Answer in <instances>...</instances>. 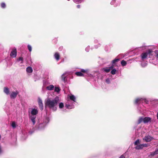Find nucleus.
I'll list each match as a JSON object with an SVG mask.
<instances>
[{"label": "nucleus", "mask_w": 158, "mask_h": 158, "mask_svg": "<svg viewBox=\"0 0 158 158\" xmlns=\"http://www.w3.org/2000/svg\"><path fill=\"white\" fill-rule=\"evenodd\" d=\"M59 102V99L58 97H56L52 99L48 98L45 102V107L55 111L57 110V105Z\"/></svg>", "instance_id": "obj_1"}, {"label": "nucleus", "mask_w": 158, "mask_h": 158, "mask_svg": "<svg viewBox=\"0 0 158 158\" xmlns=\"http://www.w3.org/2000/svg\"><path fill=\"white\" fill-rule=\"evenodd\" d=\"M151 118L149 117H145L143 118L140 117L138 120V123L139 124L140 123L143 122L144 123H148L151 122Z\"/></svg>", "instance_id": "obj_2"}, {"label": "nucleus", "mask_w": 158, "mask_h": 158, "mask_svg": "<svg viewBox=\"0 0 158 158\" xmlns=\"http://www.w3.org/2000/svg\"><path fill=\"white\" fill-rule=\"evenodd\" d=\"M38 113V110L37 109L30 108L29 111V116L36 117V114Z\"/></svg>", "instance_id": "obj_3"}, {"label": "nucleus", "mask_w": 158, "mask_h": 158, "mask_svg": "<svg viewBox=\"0 0 158 158\" xmlns=\"http://www.w3.org/2000/svg\"><path fill=\"white\" fill-rule=\"evenodd\" d=\"M151 52L148 51V52H144L141 54V57L142 60L147 59L148 57H149L150 55Z\"/></svg>", "instance_id": "obj_4"}, {"label": "nucleus", "mask_w": 158, "mask_h": 158, "mask_svg": "<svg viewBox=\"0 0 158 158\" xmlns=\"http://www.w3.org/2000/svg\"><path fill=\"white\" fill-rule=\"evenodd\" d=\"M49 121V119L48 118H46L44 120V122L42 123L39 124V129L41 130L44 128L46 126V124L48 123Z\"/></svg>", "instance_id": "obj_5"}, {"label": "nucleus", "mask_w": 158, "mask_h": 158, "mask_svg": "<svg viewBox=\"0 0 158 158\" xmlns=\"http://www.w3.org/2000/svg\"><path fill=\"white\" fill-rule=\"evenodd\" d=\"M10 55L13 58H15L16 57L17 55V50L16 48H14L12 49L10 52Z\"/></svg>", "instance_id": "obj_6"}, {"label": "nucleus", "mask_w": 158, "mask_h": 158, "mask_svg": "<svg viewBox=\"0 0 158 158\" xmlns=\"http://www.w3.org/2000/svg\"><path fill=\"white\" fill-rule=\"evenodd\" d=\"M68 101L70 102V100H71L74 103L76 102V98L75 96L72 94L69 95L68 96Z\"/></svg>", "instance_id": "obj_7"}, {"label": "nucleus", "mask_w": 158, "mask_h": 158, "mask_svg": "<svg viewBox=\"0 0 158 158\" xmlns=\"http://www.w3.org/2000/svg\"><path fill=\"white\" fill-rule=\"evenodd\" d=\"M18 94L19 92L17 91L12 92L10 95V98L13 99L15 98Z\"/></svg>", "instance_id": "obj_8"}, {"label": "nucleus", "mask_w": 158, "mask_h": 158, "mask_svg": "<svg viewBox=\"0 0 158 158\" xmlns=\"http://www.w3.org/2000/svg\"><path fill=\"white\" fill-rule=\"evenodd\" d=\"M114 68V65H112L110 67H106L103 68L102 70L104 72H105L106 73H109L110 70L111 69H112Z\"/></svg>", "instance_id": "obj_9"}, {"label": "nucleus", "mask_w": 158, "mask_h": 158, "mask_svg": "<svg viewBox=\"0 0 158 158\" xmlns=\"http://www.w3.org/2000/svg\"><path fill=\"white\" fill-rule=\"evenodd\" d=\"M153 139V138L149 135H147L143 139V140H145L146 142L151 141Z\"/></svg>", "instance_id": "obj_10"}, {"label": "nucleus", "mask_w": 158, "mask_h": 158, "mask_svg": "<svg viewBox=\"0 0 158 158\" xmlns=\"http://www.w3.org/2000/svg\"><path fill=\"white\" fill-rule=\"evenodd\" d=\"M143 101H144L145 102L146 101V100L144 98H138L136 99L135 103L136 104H139L143 102Z\"/></svg>", "instance_id": "obj_11"}, {"label": "nucleus", "mask_w": 158, "mask_h": 158, "mask_svg": "<svg viewBox=\"0 0 158 158\" xmlns=\"http://www.w3.org/2000/svg\"><path fill=\"white\" fill-rule=\"evenodd\" d=\"M38 104L39 105V107L40 110H43V105L42 101L41 99H39Z\"/></svg>", "instance_id": "obj_12"}, {"label": "nucleus", "mask_w": 158, "mask_h": 158, "mask_svg": "<svg viewBox=\"0 0 158 158\" xmlns=\"http://www.w3.org/2000/svg\"><path fill=\"white\" fill-rule=\"evenodd\" d=\"M81 71L84 73H86L88 76H89V70L88 69H82L81 70Z\"/></svg>", "instance_id": "obj_13"}, {"label": "nucleus", "mask_w": 158, "mask_h": 158, "mask_svg": "<svg viewBox=\"0 0 158 158\" xmlns=\"http://www.w3.org/2000/svg\"><path fill=\"white\" fill-rule=\"evenodd\" d=\"M30 118L33 123V124L34 125L35 123V119L36 118V117H31L29 116Z\"/></svg>", "instance_id": "obj_14"}, {"label": "nucleus", "mask_w": 158, "mask_h": 158, "mask_svg": "<svg viewBox=\"0 0 158 158\" xmlns=\"http://www.w3.org/2000/svg\"><path fill=\"white\" fill-rule=\"evenodd\" d=\"M143 144L137 145L135 147V148L137 150L142 149L143 148Z\"/></svg>", "instance_id": "obj_15"}, {"label": "nucleus", "mask_w": 158, "mask_h": 158, "mask_svg": "<svg viewBox=\"0 0 158 158\" xmlns=\"http://www.w3.org/2000/svg\"><path fill=\"white\" fill-rule=\"evenodd\" d=\"M47 89L49 90H52L53 89L54 86L53 85H51L46 87Z\"/></svg>", "instance_id": "obj_16"}, {"label": "nucleus", "mask_w": 158, "mask_h": 158, "mask_svg": "<svg viewBox=\"0 0 158 158\" xmlns=\"http://www.w3.org/2000/svg\"><path fill=\"white\" fill-rule=\"evenodd\" d=\"M26 71L27 73H30L33 71L31 67H28L26 69Z\"/></svg>", "instance_id": "obj_17"}, {"label": "nucleus", "mask_w": 158, "mask_h": 158, "mask_svg": "<svg viewBox=\"0 0 158 158\" xmlns=\"http://www.w3.org/2000/svg\"><path fill=\"white\" fill-rule=\"evenodd\" d=\"M74 105H70L69 104H66L65 107L67 108L71 109L74 108Z\"/></svg>", "instance_id": "obj_18"}, {"label": "nucleus", "mask_w": 158, "mask_h": 158, "mask_svg": "<svg viewBox=\"0 0 158 158\" xmlns=\"http://www.w3.org/2000/svg\"><path fill=\"white\" fill-rule=\"evenodd\" d=\"M55 58L57 60H59L60 59V55L58 52H56L54 55Z\"/></svg>", "instance_id": "obj_19"}, {"label": "nucleus", "mask_w": 158, "mask_h": 158, "mask_svg": "<svg viewBox=\"0 0 158 158\" xmlns=\"http://www.w3.org/2000/svg\"><path fill=\"white\" fill-rule=\"evenodd\" d=\"M4 92L7 95L9 94V89L7 87H5L4 89Z\"/></svg>", "instance_id": "obj_20"}, {"label": "nucleus", "mask_w": 158, "mask_h": 158, "mask_svg": "<svg viewBox=\"0 0 158 158\" xmlns=\"http://www.w3.org/2000/svg\"><path fill=\"white\" fill-rule=\"evenodd\" d=\"M66 74V73H64L61 76V79L64 82L66 81V76H65Z\"/></svg>", "instance_id": "obj_21"}, {"label": "nucleus", "mask_w": 158, "mask_h": 158, "mask_svg": "<svg viewBox=\"0 0 158 158\" xmlns=\"http://www.w3.org/2000/svg\"><path fill=\"white\" fill-rule=\"evenodd\" d=\"M112 69V70L110 72L111 73L112 75H114L116 73V72L117 71L115 69H113V68Z\"/></svg>", "instance_id": "obj_22"}, {"label": "nucleus", "mask_w": 158, "mask_h": 158, "mask_svg": "<svg viewBox=\"0 0 158 158\" xmlns=\"http://www.w3.org/2000/svg\"><path fill=\"white\" fill-rule=\"evenodd\" d=\"M76 75L78 76H83L84 74L81 72H77L75 73Z\"/></svg>", "instance_id": "obj_23"}, {"label": "nucleus", "mask_w": 158, "mask_h": 158, "mask_svg": "<svg viewBox=\"0 0 158 158\" xmlns=\"http://www.w3.org/2000/svg\"><path fill=\"white\" fill-rule=\"evenodd\" d=\"M60 88L58 87H55V91L57 92V93H58L60 91Z\"/></svg>", "instance_id": "obj_24"}, {"label": "nucleus", "mask_w": 158, "mask_h": 158, "mask_svg": "<svg viewBox=\"0 0 158 158\" xmlns=\"http://www.w3.org/2000/svg\"><path fill=\"white\" fill-rule=\"evenodd\" d=\"M84 0H73V2L76 3H81L84 1Z\"/></svg>", "instance_id": "obj_25"}, {"label": "nucleus", "mask_w": 158, "mask_h": 158, "mask_svg": "<svg viewBox=\"0 0 158 158\" xmlns=\"http://www.w3.org/2000/svg\"><path fill=\"white\" fill-rule=\"evenodd\" d=\"M11 125L13 128H15L16 127V124L15 122H13L12 123Z\"/></svg>", "instance_id": "obj_26"}, {"label": "nucleus", "mask_w": 158, "mask_h": 158, "mask_svg": "<svg viewBox=\"0 0 158 158\" xmlns=\"http://www.w3.org/2000/svg\"><path fill=\"white\" fill-rule=\"evenodd\" d=\"M121 64L123 66H125L127 64V62L123 60L121 62Z\"/></svg>", "instance_id": "obj_27"}, {"label": "nucleus", "mask_w": 158, "mask_h": 158, "mask_svg": "<svg viewBox=\"0 0 158 158\" xmlns=\"http://www.w3.org/2000/svg\"><path fill=\"white\" fill-rule=\"evenodd\" d=\"M119 59H116L112 61V63L113 64H114L116 62H117L119 60Z\"/></svg>", "instance_id": "obj_28"}, {"label": "nucleus", "mask_w": 158, "mask_h": 158, "mask_svg": "<svg viewBox=\"0 0 158 158\" xmlns=\"http://www.w3.org/2000/svg\"><path fill=\"white\" fill-rule=\"evenodd\" d=\"M64 106V104L62 102H60L59 104V108L60 109L63 108Z\"/></svg>", "instance_id": "obj_29"}, {"label": "nucleus", "mask_w": 158, "mask_h": 158, "mask_svg": "<svg viewBox=\"0 0 158 158\" xmlns=\"http://www.w3.org/2000/svg\"><path fill=\"white\" fill-rule=\"evenodd\" d=\"M140 143V140L139 139H138L135 141V142L134 143V144L135 145H138V144H139Z\"/></svg>", "instance_id": "obj_30"}, {"label": "nucleus", "mask_w": 158, "mask_h": 158, "mask_svg": "<svg viewBox=\"0 0 158 158\" xmlns=\"http://www.w3.org/2000/svg\"><path fill=\"white\" fill-rule=\"evenodd\" d=\"M18 61H21V63H23V58L22 57H19L17 60Z\"/></svg>", "instance_id": "obj_31"}, {"label": "nucleus", "mask_w": 158, "mask_h": 158, "mask_svg": "<svg viewBox=\"0 0 158 158\" xmlns=\"http://www.w3.org/2000/svg\"><path fill=\"white\" fill-rule=\"evenodd\" d=\"M147 63L145 62L142 63L141 64V65L143 67H146L147 65Z\"/></svg>", "instance_id": "obj_32"}, {"label": "nucleus", "mask_w": 158, "mask_h": 158, "mask_svg": "<svg viewBox=\"0 0 158 158\" xmlns=\"http://www.w3.org/2000/svg\"><path fill=\"white\" fill-rule=\"evenodd\" d=\"M28 49L29 50V51L31 52L32 50V47L30 45H27Z\"/></svg>", "instance_id": "obj_33"}, {"label": "nucleus", "mask_w": 158, "mask_h": 158, "mask_svg": "<svg viewBox=\"0 0 158 158\" xmlns=\"http://www.w3.org/2000/svg\"><path fill=\"white\" fill-rule=\"evenodd\" d=\"M1 6L2 8H5L6 7V4L4 3H2L1 4Z\"/></svg>", "instance_id": "obj_34"}, {"label": "nucleus", "mask_w": 158, "mask_h": 158, "mask_svg": "<svg viewBox=\"0 0 158 158\" xmlns=\"http://www.w3.org/2000/svg\"><path fill=\"white\" fill-rule=\"evenodd\" d=\"M156 155V153H155V151L151 152L150 154V155L151 156H153Z\"/></svg>", "instance_id": "obj_35"}, {"label": "nucleus", "mask_w": 158, "mask_h": 158, "mask_svg": "<svg viewBox=\"0 0 158 158\" xmlns=\"http://www.w3.org/2000/svg\"><path fill=\"white\" fill-rule=\"evenodd\" d=\"M106 82L107 84H109L110 83V79L109 78H107L106 79Z\"/></svg>", "instance_id": "obj_36"}, {"label": "nucleus", "mask_w": 158, "mask_h": 158, "mask_svg": "<svg viewBox=\"0 0 158 158\" xmlns=\"http://www.w3.org/2000/svg\"><path fill=\"white\" fill-rule=\"evenodd\" d=\"M155 53L157 57L158 58V50L155 51Z\"/></svg>", "instance_id": "obj_37"}, {"label": "nucleus", "mask_w": 158, "mask_h": 158, "mask_svg": "<svg viewBox=\"0 0 158 158\" xmlns=\"http://www.w3.org/2000/svg\"><path fill=\"white\" fill-rule=\"evenodd\" d=\"M115 0H112L110 2V4L111 5H114V3L115 2Z\"/></svg>", "instance_id": "obj_38"}, {"label": "nucleus", "mask_w": 158, "mask_h": 158, "mask_svg": "<svg viewBox=\"0 0 158 158\" xmlns=\"http://www.w3.org/2000/svg\"><path fill=\"white\" fill-rule=\"evenodd\" d=\"M89 47H87L85 49V51L87 52H88L89 51Z\"/></svg>", "instance_id": "obj_39"}, {"label": "nucleus", "mask_w": 158, "mask_h": 158, "mask_svg": "<svg viewBox=\"0 0 158 158\" xmlns=\"http://www.w3.org/2000/svg\"><path fill=\"white\" fill-rule=\"evenodd\" d=\"M119 158H125L124 154L122 155Z\"/></svg>", "instance_id": "obj_40"}, {"label": "nucleus", "mask_w": 158, "mask_h": 158, "mask_svg": "<svg viewBox=\"0 0 158 158\" xmlns=\"http://www.w3.org/2000/svg\"><path fill=\"white\" fill-rule=\"evenodd\" d=\"M3 152V151L1 147L0 146V155Z\"/></svg>", "instance_id": "obj_41"}, {"label": "nucleus", "mask_w": 158, "mask_h": 158, "mask_svg": "<svg viewBox=\"0 0 158 158\" xmlns=\"http://www.w3.org/2000/svg\"><path fill=\"white\" fill-rule=\"evenodd\" d=\"M155 151V153H156V155L158 154V148L156 149Z\"/></svg>", "instance_id": "obj_42"}, {"label": "nucleus", "mask_w": 158, "mask_h": 158, "mask_svg": "<svg viewBox=\"0 0 158 158\" xmlns=\"http://www.w3.org/2000/svg\"><path fill=\"white\" fill-rule=\"evenodd\" d=\"M143 144V147H147L148 145L147 144Z\"/></svg>", "instance_id": "obj_43"}, {"label": "nucleus", "mask_w": 158, "mask_h": 158, "mask_svg": "<svg viewBox=\"0 0 158 158\" xmlns=\"http://www.w3.org/2000/svg\"><path fill=\"white\" fill-rule=\"evenodd\" d=\"M77 8H80V5H78L77 6Z\"/></svg>", "instance_id": "obj_44"}, {"label": "nucleus", "mask_w": 158, "mask_h": 158, "mask_svg": "<svg viewBox=\"0 0 158 158\" xmlns=\"http://www.w3.org/2000/svg\"><path fill=\"white\" fill-rule=\"evenodd\" d=\"M157 119H158V112L157 113Z\"/></svg>", "instance_id": "obj_45"}, {"label": "nucleus", "mask_w": 158, "mask_h": 158, "mask_svg": "<svg viewBox=\"0 0 158 158\" xmlns=\"http://www.w3.org/2000/svg\"><path fill=\"white\" fill-rule=\"evenodd\" d=\"M1 135L0 134V140L1 139Z\"/></svg>", "instance_id": "obj_46"}, {"label": "nucleus", "mask_w": 158, "mask_h": 158, "mask_svg": "<svg viewBox=\"0 0 158 158\" xmlns=\"http://www.w3.org/2000/svg\"><path fill=\"white\" fill-rule=\"evenodd\" d=\"M68 1H69L70 0H67Z\"/></svg>", "instance_id": "obj_47"}]
</instances>
